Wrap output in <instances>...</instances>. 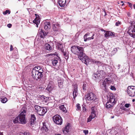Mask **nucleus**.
Wrapping results in <instances>:
<instances>
[{"label": "nucleus", "instance_id": "473e14b6", "mask_svg": "<svg viewBox=\"0 0 135 135\" xmlns=\"http://www.w3.org/2000/svg\"><path fill=\"white\" fill-rule=\"evenodd\" d=\"M104 35L107 38H108V37H109L111 36L112 37H113L115 36V34H104Z\"/></svg>", "mask_w": 135, "mask_h": 135}, {"label": "nucleus", "instance_id": "37998d69", "mask_svg": "<svg viewBox=\"0 0 135 135\" xmlns=\"http://www.w3.org/2000/svg\"><path fill=\"white\" fill-rule=\"evenodd\" d=\"M83 132L85 135H87L88 133V130H84Z\"/></svg>", "mask_w": 135, "mask_h": 135}, {"label": "nucleus", "instance_id": "8fccbe9b", "mask_svg": "<svg viewBox=\"0 0 135 135\" xmlns=\"http://www.w3.org/2000/svg\"><path fill=\"white\" fill-rule=\"evenodd\" d=\"M12 26V24L10 23L8 24L7 25V26L9 28L11 27Z\"/></svg>", "mask_w": 135, "mask_h": 135}, {"label": "nucleus", "instance_id": "680f3d73", "mask_svg": "<svg viewBox=\"0 0 135 135\" xmlns=\"http://www.w3.org/2000/svg\"><path fill=\"white\" fill-rule=\"evenodd\" d=\"M83 110H84L85 111L86 110V109H85V108L84 107H83Z\"/></svg>", "mask_w": 135, "mask_h": 135}, {"label": "nucleus", "instance_id": "f257e3e1", "mask_svg": "<svg viewBox=\"0 0 135 135\" xmlns=\"http://www.w3.org/2000/svg\"><path fill=\"white\" fill-rule=\"evenodd\" d=\"M71 51L74 54L77 55L78 57L83 63L88 65L89 62V59L84 53V48L78 46H73L71 48Z\"/></svg>", "mask_w": 135, "mask_h": 135}, {"label": "nucleus", "instance_id": "f03ea898", "mask_svg": "<svg viewBox=\"0 0 135 135\" xmlns=\"http://www.w3.org/2000/svg\"><path fill=\"white\" fill-rule=\"evenodd\" d=\"M26 108L25 107H23L21 110V113L15 119H13V122L15 123H21L24 124L26 123L25 116L26 114Z\"/></svg>", "mask_w": 135, "mask_h": 135}, {"label": "nucleus", "instance_id": "0e129e2a", "mask_svg": "<svg viewBox=\"0 0 135 135\" xmlns=\"http://www.w3.org/2000/svg\"><path fill=\"white\" fill-rule=\"evenodd\" d=\"M0 135H3V133L0 132Z\"/></svg>", "mask_w": 135, "mask_h": 135}, {"label": "nucleus", "instance_id": "39448f33", "mask_svg": "<svg viewBox=\"0 0 135 135\" xmlns=\"http://www.w3.org/2000/svg\"><path fill=\"white\" fill-rule=\"evenodd\" d=\"M40 71H35V76H34V79L37 80L38 79L39 80H41V78L43 77L42 73L43 72V70H40Z\"/></svg>", "mask_w": 135, "mask_h": 135}, {"label": "nucleus", "instance_id": "aec40b11", "mask_svg": "<svg viewBox=\"0 0 135 135\" xmlns=\"http://www.w3.org/2000/svg\"><path fill=\"white\" fill-rule=\"evenodd\" d=\"M127 32L128 34H133L134 32V28L132 27H129Z\"/></svg>", "mask_w": 135, "mask_h": 135}, {"label": "nucleus", "instance_id": "ddd939ff", "mask_svg": "<svg viewBox=\"0 0 135 135\" xmlns=\"http://www.w3.org/2000/svg\"><path fill=\"white\" fill-rule=\"evenodd\" d=\"M92 78L94 80H97V79H100L101 78L100 75L99 74H95L94 73L93 74Z\"/></svg>", "mask_w": 135, "mask_h": 135}, {"label": "nucleus", "instance_id": "bb28decb", "mask_svg": "<svg viewBox=\"0 0 135 135\" xmlns=\"http://www.w3.org/2000/svg\"><path fill=\"white\" fill-rule=\"evenodd\" d=\"M69 127L68 125H67L65 127V128L64 129V130H63V132L64 133H65V132H66V133H68L69 131Z\"/></svg>", "mask_w": 135, "mask_h": 135}, {"label": "nucleus", "instance_id": "7ed1b4c3", "mask_svg": "<svg viewBox=\"0 0 135 135\" xmlns=\"http://www.w3.org/2000/svg\"><path fill=\"white\" fill-rule=\"evenodd\" d=\"M127 92L129 96H135V86H129L127 88Z\"/></svg>", "mask_w": 135, "mask_h": 135}, {"label": "nucleus", "instance_id": "de8ad7c7", "mask_svg": "<svg viewBox=\"0 0 135 135\" xmlns=\"http://www.w3.org/2000/svg\"><path fill=\"white\" fill-rule=\"evenodd\" d=\"M121 22H119V21H118L117 22H116L115 23L116 26H118L120 24Z\"/></svg>", "mask_w": 135, "mask_h": 135}, {"label": "nucleus", "instance_id": "09e8293b", "mask_svg": "<svg viewBox=\"0 0 135 135\" xmlns=\"http://www.w3.org/2000/svg\"><path fill=\"white\" fill-rule=\"evenodd\" d=\"M24 135H31L28 132H24Z\"/></svg>", "mask_w": 135, "mask_h": 135}, {"label": "nucleus", "instance_id": "6e6552de", "mask_svg": "<svg viewBox=\"0 0 135 135\" xmlns=\"http://www.w3.org/2000/svg\"><path fill=\"white\" fill-rule=\"evenodd\" d=\"M47 112V109L44 107H41L38 114L40 115L43 116Z\"/></svg>", "mask_w": 135, "mask_h": 135}, {"label": "nucleus", "instance_id": "e433bc0d", "mask_svg": "<svg viewBox=\"0 0 135 135\" xmlns=\"http://www.w3.org/2000/svg\"><path fill=\"white\" fill-rule=\"evenodd\" d=\"M89 36V34H85L84 36V41H86L88 40L87 36Z\"/></svg>", "mask_w": 135, "mask_h": 135}, {"label": "nucleus", "instance_id": "6e6d98bb", "mask_svg": "<svg viewBox=\"0 0 135 135\" xmlns=\"http://www.w3.org/2000/svg\"><path fill=\"white\" fill-rule=\"evenodd\" d=\"M37 89H38V91H40L41 90L40 89L42 88L40 87H38L37 88Z\"/></svg>", "mask_w": 135, "mask_h": 135}, {"label": "nucleus", "instance_id": "4468645a", "mask_svg": "<svg viewBox=\"0 0 135 135\" xmlns=\"http://www.w3.org/2000/svg\"><path fill=\"white\" fill-rule=\"evenodd\" d=\"M50 23L49 22H46L45 23L44 29L48 31L51 28Z\"/></svg>", "mask_w": 135, "mask_h": 135}, {"label": "nucleus", "instance_id": "5fc2aeb1", "mask_svg": "<svg viewBox=\"0 0 135 135\" xmlns=\"http://www.w3.org/2000/svg\"><path fill=\"white\" fill-rule=\"evenodd\" d=\"M29 22L30 23H34V20H29Z\"/></svg>", "mask_w": 135, "mask_h": 135}, {"label": "nucleus", "instance_id": "13d9d810", "mask_svg": "<svg viewBox=\"0 0 135 135\" xmlns=\"http://www.w3.org/2000/svg\"><path fill=\"white\" fill-rule=\"evenodd\" d=\"M18 135H24V133L20 132L18 134Z\"/></svg>", "mask_w": 135, "mask_h": 135}, {"label": "nucleus", "instance_id": "f3484780", "mask_svg": "<svg viewBox=\"0 0 135 135\" xmlns=\"http://www.w3.org/2000/svg\"><path fill=\"white\" fill-rule=\"evenodd\" d=\"M63 82L64 81L63 80H58V85L59 88H62Z\"/></svg>", "mask_w": 135, "mask_h": 135}, {"label": "nucleus", "instance_id": "c756f323", "mask_svg": "<svg viewBox=\"0 0 135 135\" xmlns=\"http://www.w3.org/2000/svg\"><path fill=\"white\" fill-rule=\"evenodd\" d=\"M105 107L107 108H109L112 107V104L111 103L109 104V103L107 102L105 104Z\"/></svg>", "mask_w": 135, "mask_h": 135}, {"label": "nucleus", "instance_id": "0eeeda50", "mask_svg": "<svg viewBox=\"0 0 135 135\" xmlns=\"http://www.w3.org/2000/svg\"><path fill=\"white\" fill-rule=\"evenodd\" d=\"M85 97H86L85 99L86 100V101H90L94 99L95 97V95L94 94L91 92L88 93L85 95Z\"/></svg>", "mask_w": 135, "mask_h": 135}, {"label": "nucleus", "instance_id": "7c9ffc66", "mask_svg": "<svg viewBox=\"0 0 135 135\" xmlns=\"http://www.w3.org/2000/svg\"><path fill=\"white\" fill-rule=\"evenodd\" d=\"M100 31H102V32H102L103 33H104L105 34H111V33H112V34H113L112 32H111L110 31H106L104 30H101L100 31H99V32Z\"/></svg>", "mask_w": 135, "mask_h": 135}, {"label": "nucleus", "instance_id": "a19ab883", "mask_svg": "<svg viewBox=\"0 0 135 135\" xmlns=\"http://www.w3.org/2000/svg\"><path fill=\"white\" fill-rule=\"evenodd\" d=\"M109 78H105L104 81V82L105 83L107 82L108 83V81H110V80H108V79Z\"/></svg>", "mask_w": 135, "mask_h": 135}, {"label": "nucleus", "instance_id": "4be33fe9", "mask_svg": "<svg viewBox=\"0 0 135 135\" xmlns=\"http://www.w3.org/2000/svg\"><path fill=\"white\" fill-rule=\"evenodd\" d=\"M45 49L49 51L51 50L52 49L51 46L48 44H45Z\"/></svg>", "mask_w": 135, "mask_h": 135}, {"label": "nucleus", "instance_id": "f704fd0d", "mask_svg": "<svg viewBox=\"0 0 135 135\" xmlns=\"http://www.w3.org/2000/svg\"><path fill=\"white\" fill-rule=\"evenodd\" d=\"M52 87L51 86H50V85H48L47 87V89L49 91H51L52 89Z\"/></svg>", "mask_w": 135, "mask_h": 135}, {"label": "nucleus", "instance_id": "6ab92c4d", "mask_svg": "<svg viewBox=\"0 0 135 135\" xmlns=\"http://www.w3.org/2000/svg\"><path fill=\"white\" fill-rule=\"evenodd\" d=\"M41 107L38 106L37 105L34 104V109L35 111L38 113L40 109L41 108Z\"/></svg>", "mask_w": 135, "mask_h": 135}, {"label": "nucleus", "instance_id": "69168bd1", "mask_svg": "<svg viewBox=\"0 0 135 135\" xmlns=\"http://www.w3.org/2000/svg\"><path fill=\"white\" fill-rule=\"evenodd\" d=\"M55 135H61V134H55Z\"/></svg>", "mask_w": 135, "mask_h": 135}, {"label": "nucleus", "instance_id": "58836bf2", "mask_svg": "<svg viewBox=\"0 0 135 135\" xmlns=\"http://www.w3.org/2000/svg\"><path fill=\"white\" fill-rule=\"evenodd\" d=\"M10 11L8 10H6L5 11H4L3 12V13L4 15H6L8 13L9 14H10Z\"/></svg>", "mask_w": 135, "mask_h": 135}, {"label": "nucleus", "instance_id": "a878e982", "mask_svg": "<svg viewBox=\"0 0 135 135\" xmlns=\"http://www.w3.org/2000/svg\"><path fill=\"white\" fill-rule=\"evenodd\" d=\"M0 101L3 103H6L7 100V99L5 97H3L0 98Z\"/></svg>", "mask_w": 135, "mask_h": 135}, {"label": "nucleus", "instance_id": "cd10ccee", "mask_svg": "<svg viewBox=\"0 0 135 135\" xmlns=\"http://www.w3.org/2000/svg\"><path fill=\"white\" fill-rule=\"evenodd\" d=\"M47 34H37L36 37L40 36V38H38L39 39H41V38H44L45 36H46Z\"/></svg>", "mask_w": 135, "mask_h": 135}, {"label": "nucleus", "instance_id": "c85d7f7f", "mask_svg": "<svg viewBox=\"0 0 135 135\" xmlns=\"http://www.w3.org/2000/svg\"><path fill=\"white\" fill-rule=\"evenodd\" d=\"M51 60L52 61V64L53 66H55L56 65L57 63L58 62L57 60L55 59H52Z\"/></svg>", "mask_w": 135, "mask_h": 135}, {"label": "nucleus", "instance_id": "f8f14e48", "mask_svg": "<svg viewBox=\"0 0 135 135\" xmlns=\"http://www.w3.org/2000/svg\"><path fill=\"white\" fill-rule=\"evenodd\" d=\"M78 87L76 85H75L74 89L73 90V98L75 99V97H76L78 95Z\"/></svg>", "mask_w": 135, "mask_h": 135}, {"label": "nucleus", "instance_id": "1a4fd4ad", "mask_svg": "<svg viewBox=\"0 0 135 135\" xmlns=\"http://www.w3.org/2000/svg\"><path fill=\"white\" fill-rule=\"evenodd\" d=\"M36 16V18L34 19V25H36V26L37 27H38V25L39 24L40 21V18L39 16L36 14H35Z\"/></svg>", "mask_w": 135, "mask_h": 135}, {"label": "nucleus", "instance_id": "3c124183", "mask_svg": "<svg viewBox=\"0 0 135 135\" xmlns=\"http://www.w3.org/2000/svg\"><path fill=\"white\" fill-rule=\"evenodd\" d=\"M13 50V47L12 46V45H11L10 46V51H11L12 50Z\"/></svg>", "mask_w": 135, "mask_h": 135}, {"label": "nucleus", "instance_id": "a211bd4d", "mask_svg": "<svg viewBox=\"0 0 135 135\" xmlns=\"http://www.w3.org/2000/svg\"><path fill=\"white\" fill-rule=\"evenodd\" d=\"M99 75H100V76H101V78L102 77L104 78L105 77L106 75V74L105 72L103 70H100L99 71V73H98Z\"/></svg>", "mask_w": 135, "mask_h": 135}, {"label": "nucleus", "instance_id": "9b49d317", "mask_svg": "<svg viewBox=\"0 0 135 135\" xmlns=\"http://www.w3.org/2000/svg\"><path fill=\"white\" fill-rule=\"evenodd\" d=\"M34 124V114H31L29 120V125L30 127H33Z\"/></svg>", "mask_w": 135, "mask_h": 135}, {"label": "nucleus", "instance_id": "c03bdc74", "mask_svg": "<svg viewBox=\"0 0 135 135\" xmlns=\"http://www.w3.org/2000/svg\"><path fill=\"white\" fill-rule=\"evenodd\" d=\"M93 100L94 102H98V99L97 98H94V99Z\"/></svg>", "mask_w": 135, "mask_h": 135}, {"label": "nucleus", "instance_id": "e2e57ef3", "mask_svg": "<svg viewBox=\"0 0 135 135\" xmlns=\"http://www.w3.org/2000/svg\"><path fill=\"white\" fill-rule=\"evenodd\" d=\"M120 65L119 64V65H118V69H119V68H120Z\"/></svg>", "mask_w": 135, "mask_h": 135}, {"label": "nucleus", "instance_id": "052dcab7", "mask_svg": "<svg viewBox=\"0 0 135 135\" xmlns=\"http://www.w3.org/2000/svg\"><path fill=\"white\" fill-rule=\"evenodd\" d=\"M128 4H129V5L130 6H132V4H131V3H129V2H128Z\"/></svg>", "mask_w": 135, "mask_h": 135}, {"label": "nucleus", "instance_id": "4d7b16f0", "mask_svg": "<svg viewBox=\"0 0 135 135\" xmlns=\"http://www.w3.org/2000/svg\"><path fill=\"white\" fill-rule=\"evenodd\" d=\"M133 28H134V32L135 33V23L134 24V25H133Z\"/></svg>", "mask_w": 135, "mask_h": 135}, {"label": "nucleus", "instance_id": "2eb2a0df", "mask_svg": "<svg viewBox=\"0 0 135 135\" xmlns=\"http://www.w3.org/2000/svg\"><path fill=\"white\" fill-rule=\"evenodd\" d=\"M52 27L54 31H58L60 26L58 23H56L55 24H53Z\"/></svg>", "mask_w": 135, "mask_h": 135}, {"label": "nucleus", "instance_id": "c9c22d12", "mask_svg": "<svg viewBox=\"0 0 135 135\" xmlns=\"http://www.w3.org/2000/svg\"><path fill=\"white\" fill-rule=\"evenodd\" d=\"M44 99L45 100L46 102L50 101V100L51 99L50 97H44Z\"/></svg>", "mask_w": 135, "mask_h": 135}, {"label": "nucleus", "instance_id": "9d476101", "mask_svg": "<svg viewBox=\"0 0 135 135\" xmlns=\"http://www.w3.org/2000/svg\"><path fill=\"white\" fill-rule=\"evenodd\" d=\"M108 98L107 100H109V101H112V103H114V101H115V97L113 95V94L112 93H110L108 96H107Z\"/></svg>", "mask_w": 135, "mask_h": 135}, {"label": "nucleus", "instance_id": "49530a36", "mask_svg": "<svg viewBox=\"0 0 135 135\" xmlns=\"http://www.w3.org/2000/svg\"><path fill=\"white\" fill-rule=\"evenodd\" d=\"M62 53L63 54L64 56H66L68 57L67 56V52H64L63 50V51H62Z\"/></svg>", "mask_w": 135, "mask_h": 135}, {"label": "nucleus", "instance_id": "864d4df0", "mask_svg": "<svg viewBox=\"0 0 135 135\" xmlns=\"http://www.w3.org/2000/svg\"><path fill=\"white\" fill-rule=\"evenodd\" d=\"M83 90H85V85L84 84H83Z\"/></svg>", "mask_w": 135, "mask_h": 135}, {"label": "nucleus", "instance_id": "603ef678", "mask_svg": "<svg viewBox=\"0 0 135 135\" xmlns=\"http://www.w3.org/2000/svg\"><path fill=\"white\" fill-rule=\"evenodd\" d=\"M129 35L131 37H133V38L135 37V34H129Z\"/></svg>", "mask_w": 135, "mask_h": 135}, {"label": "nucleus", "instance_id": "774afa93", "mask_svg": "<svg viewBox=\"0 0 135 135\" xmlns=\"http://www.w3.org/2000/svg\"><path fill=\"white\" fill-rule=\"evenodd\" d=\"M126 109V108H124V109H123L124 110H125Z\"/></svg>", "mask_w": 135, "mask_h": 135}, {"label": "nucleus", "instance_id": "b1692460", "mask_svg": "<svg viewBox=\"0 0 135 135\" xmlns=\"http://www.w3.org/2000/svg\"><path fill=\"white\" fill-rule=\"evenodd\" d=\"M60 109L64 112H66L67 110L66 108L64 106V105H62L59 106Z\"/></svg>", "mask_w": 135, "mask_h": 135}, {"label": "nucleus", "instance_id": "72a5a7b5", "mask_svg": "<svg viewBox=\"0 0 135 135\" xmlns=\"http://www.w3.org/2000/svg\"><path fill=\"white\" fill-rule=\"evenodd\" d=\"M117 48H114L113 50L112 51L111 54L114 55L117 51Z\"/></svg>", "mask_w": 135, "mask_h": 135}, {"label": "nucleus", "instance_id": "393cba45", "mask_svg": "<svg viewBox=\"0 0 135 135\" xmlns=\"http://www.w3.org/2000/svg\"><path fill=\"white\" fill-rule=\"evenodd\" d=\"M41 99V97H40L35 96L34 97V102L36 104H38V103H39V100Z\"/></svg>", "mask_w": 135, "mask_h": 135}, {"label": "nucleus", "instance_id": "a18cd8bd", "mask_svg": "<svg viewBox=\"0 0 135 135\" xmlns=\"http://www.w3.org/2000/svg\"><path fill=\"white\" fill-rule=\"evenodd\" d=\"M110 89L112 90H115L116 88L114 86H111V87L110 88Z\"/></svg>", "mask_w": 135, "mask_h": 135}, {"label": "nucleus", "instance_id": "412c9836", "mask_svg": "<svg viewBox=\"0 0 135 135\" xmlns=\"http://www.w3.org/2000/svg\"><path fill=\"white\" fill-rule=\"evenodd\" d=\"M91 62L93 64H96L98 66L99 65H102V63L100 61H97L94 59H92L91 60Z\"/></svg>", "mask_w": 135, "mask_h": 135}, {"label": "nucleus", "instance_id": "20e7f679", "mask_svg": "<svg viewBox=\"0 0 135 135\" xmlns=\"http://www.w3.org/2000/svg\"><path fill=\"white\" fill-rule=\"evenodd\" d=\"M52 120L56 124L61 125L62 122V119L61 117L58 115L54 116L52 117Z\"/></svg>", "mask_w": 135, "mask_h": 135}, {"label": "nucleus", "instance_id": "2f4dec72", "mask_svg": "<svg viewBox=\"0 0 135 135\" xmlns=\"http://www.w3.org/2000/svg\"><path fill=\"white\" fill-rule=\"evenodd\" d=\"M40 70H43L42 69H41V67L40 66H35L34 67V70H35V71H40Z\"/></svg>", "mask_w": 135, "mask_h": 135}, {"label": "nucleus", "instance_id": "dca6fc26", "mask_svg": "<svg viewBox=\"0 0 135 135\" xmlns=\"http://www.w3.org/2000/svg\"><path fill=\"white\" fill-rule=\"evenodd\" d=\"M66 2V0H59L58 3L60 7H63L65 5Z\"/></svg>", "mask_w": 135, "mask_h": 135}, {"label": "nucleus", "instance_id": "5701e85b", "mask_svg": "<svg viewBox=\"0 0 135 135\" xmlns=\"http://www.w3.org/2000/svg\"><path fill=\"white\" fill-rule=\"evenodd\" d=\"M41 129H44L46 131H47L49 130L45 122L43 123V127H42Z\"/></svg>", "mask_w": 135, "mask_h": 135}, {"label": "nucleus", "instance_id": "338daca9", "mask_svg": "<svg viewBox=\"0 0 135 135\" xmlns=\"http://www.w3.org/2000/svg\"><path fill=\"white\" fill-rule=\"evenodd\" d=\"M135 99H133L132 100V101L133 102H134L135 101Z\"/></svg>", "mask_w": 135, "mask_h": 135}, {"label": "nucleus", "instance_id": "79ce46f5", "mask_svg": "<svg viewBox=\"0 0 135 135\" xmlns=\"http://www.w3.org/2000/svg\"><path fill=\"white\" fill-rule=\"evenodd\" d=\"M130 106H131V104H125L124 106L127 108H128Z\"/></svg>", "mask_w": 135, "mask_h": 135}, {"label": "nucleus", "instance_id": "bf43d9fd", "mask_svg": "<svg viewBox=\"0 0 135 135\" xmlns=\"http://www.w3.org/2000/svg\"><path fill=\"white\" fill-rule=\"evenodd\" d=\"M110 101L108 99V100H107V102L109 103V104H110V103H112V101L110 102V101Z\"/></svg>", "mask_w": 135, "mask_h": 135}, {"label": "nucleus", "instance_id": "4c0bfd02", "mask_svg": "<svg viewBox=\"0 0 135 135\" xmlns=\"http://www.w3.org/2000/svg\"><path fill=\"white\" fill-rule=\"evenodd\" d=\"M76 107H77L76 110H80L81 108V107L80 104L78 103L76 105Z\"/></svg>", "mask_w": 135, "mask_h": 135}, {"label": "nucleus", "instance_id": "ea45409f", "mask_svg": "<svg viewBox=\"0 0 135 135\" xmlns=\"http://www.w3.org/2000/svg\"><path fill=\"white\" fill-rule=\"evenodd\" d=\"M94 35V34H93V35L91 37H89V36H87L88 40H89L92 39H93L94 38L93 36Z\"/></svg>", "mask_w": 135, "mask_h": 135}, {"label": "nucleus", "instance_id": "423d86ee", "mask_svg": "<svg viewBox=\"0 0 135 135\" xmlns=\"http://www.w3.org/2000/svg\"><path fill=\"white\" fill-rule=\"evenodd\" d=\"M91 110V114L87 119L88 122H90L93 119L95 118L96 115L95 113V107H92Z\"/></svg>", "mask_w": 135, "mask_h": 135}]
</instances>
